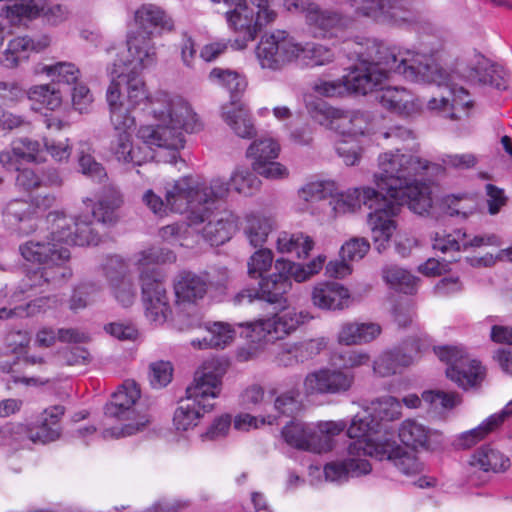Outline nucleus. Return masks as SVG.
<instances>
[{"mask_svg":"<svg viewBox=\"0 0 512 512\" xmlns=\"http://www.w3.org/2000/svg\"><path fill=\"white\" fill-rule=\"evenodd\" d=\"M126 97L121 82L113 78L106 90L110 123L116 132L110 145L115 160L127 167L141 166L153 158L152 148L172 152L176 162L185 146L184 133H196L203 124L184 97L166 91L149 95L146 83L137 76L124 77Z\"/></svg>","mask_w":512,"mask_h":512,"instance_id":"obj_1","label":"nucleus"},{"mask_svg":"<svg viewBox=\"0 0 512 512\" xmlns=\"http://www.w3.org/2000/svg\"><path fill=\"white\" fill-rule=\"evenodd\" d=\"M367 67L372 69V79L379 80L372 91L381 105L397 114L409 116L421 109L419 99L401 87L387 86L391 73L402 75L414 83H434L439 88H446L448 96L432 98L427 103L431 111H438L451 119L468 115L473 107L469 93L462 86L458 87L454 77L447 74L431 56L417 53L402 47H389L376 40L367 39Z\"/></svg>","mask_w":512,"mask_h":512,"instance_id":"obj_2","label":"nucleus"},{"mask_svg":"<svg viewBox=\"0 0 512 512\" xmlns=\"http://www.w3.org/2000/svg\"><path fill=\"white\" fill-rule=\"evenodd\" d=\"M122 203L118 190L109 188L102 197L83 199L84 207L89 215H79L76 218L67 217L63 212H50L46 221L51 225L49 242L29 240L20 245L19 251L27 261L39 264L41 267L27 275L26 286L41 285L42 282L65 277L69 270L65 264L70 259L67 246L97 245L100 237L92 228V218L102 223L114 220V211Z\"/></svg>","mask_w":512,"mask_h":512,"instance_id":"obj_3","label":"nucleus"},{"mask_svg":"<svg viewBox=\"0 0 512 512\" xmlns=\"http://www.w3.org/2000/svg\"><path fill=\"white\" fill-rule=\"evenodd\" d=\"M175 259V254L170 250L148 248L135 254L129 262L119 256H112L107 259L103 270L115 299L126 307L137 296V288L128 275L133 266L140 274L146 317L150 320H167L172 312L166 290L156 278V271L152 266L173 262Z\"/></svg>","mask_w":512,"mask_h":512,"instance_id":"obj_4","label":"nucleus"},{"mask_svg":"<svg viewBox=\"0 0 512 512\" xmlns=\"http://www.w3.org/2000/svg\"><path fill=\"white\" fill-rule=\"evenodd\" d=\"M440 170L439 164L422 158L417 150L395 149L378 156L373 182L380 193L392 199L407 198L412 212L425 215L433 206L431 188L425 181Z\"/></svg>","mask_w":512,"mask_h":512,"instance_id":"obj_5","label":"nucleus"},{"mask_svg":"<svg viewBox=\"0 0 512 512\" xmlns=\"http://www.w3.org/2000/svg\"><path fill=\"white\" fill-rule=\"evenodd\" d=\"M227 188L220 178L205 182L198 176L188 175L168 182L164 187L165 201L153 190H147L143 203L157 216L163 217L168 211L184 214L194 222L202 220L199 211L215 196H222Z\"/></svg>","mask_w":512,"mask_h":512,"instance_id":"obj_6","label":"nucleus"},{"mask_svg":"<svg viewBox=\"0 0 512 512\" xmlns=\"http://www.w3.org/2000/svg\"><path fill=\"white\" fill-rule=\"evenodd\" d=\"M228 189V184L221 179ZM228 196V190L222 196H215L205 208L199 211L202 220L194 222L187 219V223H174L167 225L160 230V236L165 241L179 242L186 245L183 240L192 233H201L203 238L211 245H221L229 241L239 227L238 217L229 210H220L217 206L219 200Z\"/></svg>","mask_w":512,"mask_h":512,"instance_id":"obj_7","label":"nucleus"},{"mask_svg":"<svg viewBox=\"0 0 512 512\" xmlns=\"http://www.w3.org/2000/svg\"><path fill=\"white\" fill-rule=\"evenodd\" d=\"M326 262V256L320 254L308 263L302 264L280 257L274 262L275 271L261 282V296L264 301L274 305V309L283 311L289 307L288 292L292 281L301 283L317 275Z\"/></svg>","mask_w":512,"mask_h":512,"instance_id":"obj_8","label":"nucleus"},{"mask_svg":"<svg viewBox=\"0 0 512 512\" xmlns=\"http://www.w3.org/2000/svg\"><path fill=\"white\" fill-rule=\"evenodd\" d=\"M305 108L310 117L338 136L358 138L377 132L371 115L360 111H345L328 104L312 93L304 95Z\"/></svg>","mask_w":512,"mask_h":512,"instance_id":"obj_9","label":"nucleus"},{"mask_svg":"<svg viewBox=\"0 0 512 512\" xmlns=\"http://www.w3.org/2000/svg\"><path fill=\"white\" fill-rule=\"evenodd\" d=\"M113 400L105 406V414L118 420L129 421L122 428H112L103 431V437H124L143 430L150 422L146 414L136 409L140 398V388L133 380H127L112 396Z\"/></svg>","mask_w":512,"mask_h":512,"instance_id":"obj_10","label":"nucleus"},{"mask_svg":"<svg viewBox=\"0 0 512 512\" xmlns=\"http://www.w3.org/2000/svg\"><path fill=\"white\" fill-rule=\"evenodd\" d=\"M358 49L354 50L358 64L343 79L325 80L318 79L312 84V90L319 96L333 98L341 97L347 93L366 95L372 91L379 80L372 79V69L367 67V40L365 44L357 43Z\"/></svg>","mask_w":512,"mask_h":512,"instance_id":"obj_11","label":"nucleus"},{"mask_svg":"<svg viewBox=\"0 0 512 512\" xmlns=\"http://www.w3.org/2000/svg\"><path fill=\"white\" fill-rule=\"evenodd\" d=\"M126 44L129 57L127 62H114L109 68L110 83L113 78H117L121 82L123 98L126 97V84L117 75H122L123 78L137 76L145 83L140 76V72L155 66L157 63V47L152 36L128 31Z\"/></svg>","mask_w":512,"mask_h":512,"instance_id":"obj_12","label":"nucleus"},{"mask_svg":"<svg viewBox=\"0 0 512 512\" xmlns=\"http://www.w3.org/2000/svg\"><path fill=\"white\" fill-rule=\"evenodd\" d=\"M298 322H244L238 325L246 344L236 352L238 362L254 360L269 343L281 340L297 329Z\"/></svg>","mask_w":512,"mask_h":512,"instance_id":"obj_13","label":"nucleus"},{"mask_svg":"<svg viewBox=\"0 0 512 512\" xmlns=\"http://www.w3.org/2000/svg\"><path fill=\"white\" fill-rule=\"evenodd\" d=\"M298 42L285 31H276L261 37L255 55L262 70L279 72L290 64H296L299 56Z\"/></svg>","mask_w":512,"mask_h":512,"instance_id":"obj_14","label":"nucleus"},{"mask_svg":"<svg viewBox=\"0 0 512 512\" xmlns=\"http://www.w3.org/2000/svg\"><path fill=\"white\" fill-rule=\"evenodd\" d=\"M56 202L51 194L38 195L30 200L13 199L4 209L5 223L20 235L34 232L41 218Z\"/></svg>","mask_w":512,"mask_h":512,"instance_id":"obj_15","label":"nucleus"},{"mask_svg":"<svg viewBox=\"0 0 512 512\" xmlns=\"http://www.w3.org/2000/svg\"><path fill=\"white\" fill-rule=\"evenodd\" d=\"M407 204V198L392 199L381 194L378 203L370 208L367 216V224L375 248L382 252L387 249L389 243L397 231L396 217L400 213V206Z\"/></svg>","mask_w":512,"mask_h":512,"instance_id":"obj_16","label":"nucleus"},{"mask_svg":"<svg viewBox=\"0 0 512 512\" xmlns=\"http://www.w3.org/2000/svg\"><path fill=\"white\" fill-rule=\"evenodd\" d=\"M230 366L225 358H211L195 371L193 383L186 388V396L200 404L214 403L222 390V378Z\"/></svg>","mask_w":512,"mask_h":512,"instance_id":"obj_17","label":"nucleus"},{"mask_svg":"<svg viewBox=\"0 0 512 512\" xmlns=\"http://www.w3.org/2000/svg\"><path fill=\"white\" fill-rule=\"evenodd\" d=\"M369 455L380 461L386 459L395 465L403 474L413 475L421 471V464L415 455L397 445L395 441L385 439L384 442L357 441L350 445V453Z\"/></svg>","mask_w":512,"mask_h":512,"instance_id":"obj_18","label":"nucleus"},{"mask_svg":"<svg viewBox=\"0 0 512 512\" xmlns=\"http://www.w3.org/2000/svg\"><path fill=\"white\" fill-rule=\"evenodd\" d=\"M280 144L271 137L255 139L246 150L253 170L260 176L271 180H282L289 176L285 165L275 161L280 154Z\"/></svg>","mask_w":512,"mask_h":512,"instance_id":"obj_19","label":"nucleus"},{"mask_svg":"<svg viewBox=\"0 0 512 512\" xmlns=\"http://www.w3.org/2000/svg\"><path fill=\"white\" fill-rule=\"evenodd\" d=\"M225 19L229 29L243 35L242 41L235 42L237 49L245 48L263 27L272 23L264 14H259L254 8L249 7L246 0L240 1L232 9H228L225 12Z\"/></svg>","mask_w":512,"mask_h":512,"instance_id":"obj_20","label":"nucleus"},{"mask_svg":"<svg viewBox=\"0 0 512 512\" xmlns=\"http://www.w3.org/2000/svg\"><path fill=\"white\" fill-rule=\"evenodd\" d=\"M420 342L410 338L399 346L384 350L373 363L374 372L380 377L400 374L414 362V354L419 353Z\"/></svg>","mask_w":512,"mask_h":512,"instance_id":"obj_21","label":"nucleus"},{"mask_svg":"<svg viewBox=\"0 0 512 512\" xmlns=\"http://www.w3.org/2000/svg\"><path fill=\"white\" fill-rule=\"evenodd\" d=\"M191 334V345L197 349L225 346L235 335V330L227 322H185L179 327Z\"/></svg>","mask_w":512,"mask_h":512,"instance_id":"obj_22","label":"nucleus"},{"mask_svg":"<svg viewBox=\"0 0 512 512\" xmlns=\"http://www.w3.org/2000/svg\"><path fill=\"white\" fill-rule=\"evenodd\" d=\"M129 26L143 35L161 36L174 30V20L162 7L144 3L133 11Z\"/></svg>","mask_w":512,"mask_h":512,"instance_id":"obj_23","label":"nucleus"},{"mask_svg":"<svg viewBox=\"0 0 512 512\" xmlns=\"http://www.w3.org/2000/svg\"><path fill=\"white\" fill-rule=\"evenodd\" d=\"M177 316H190L196 309L197 302L207 293L206 281L191 272H181L174 281Z\"/></svg>","mask_w":512,"mask_h":512,"instance_id":"obj_24","label":"nucleus"},{"mask_svg":"<svg viewBox=\"0 0 512 512\" xmlns=\"http://www.w3.org/2000/svg\"><path fill=\"white\" fill-rule=\"evenodd\" d=\"M23 162L45 163L44 137L41 141L28 136L15 138L9 149L0 152V164L6 170H12Z\"/></svg>","mask_w":512,"mask_h":512,"instance_id":"obj_25","label":"nucleus"},{"mask_svg":"<svg viewBox=\"0 0 512 512\" xmlns=\"http://www.w3.org/2000/svg\"><path fill=\"white\" fill-rule=\"evenodd\" d=\"M358 16L374 21L401 24L409 12L396 0H345Z\"/></svg>","mask_w":512,"mask_h":512,"instance_id":"obj_26","label":"nucleus"},{"mask_svg":"<svg viewBox=\"0 0 512 512\" xmlns=\"http://www.w3.org/2000/svg\"><path fill=\"white\" fill-rule=\"evenodd\" d=\"M353 382V374L335 369H320L307 374L303 386L306 395L337 394L348 391Z\"/></svg>","mask_w":512,"mask_h":512,"instance_id":"obj_27","label":"nucleus"},{"mask_svg":"<svg viewBox=\"0 0 512 512\" xmlns=\"http://www.w3.org/2000/svg\"><path fill=\"white\" fill-rule=\"evenodd\" d=\"M382 193L370 186L353 187L331 194L330 206L335 215L353 214L361 210L362 205L370 208L378 203Z\"/></svg>","mask_w":512,"mask_h":512,"instance_id":"obj_28","label":"nucleus"},{"mask_svg":"<svg viewBox=\"0 0 512 512\" xmlns=\"http://www.w3.org/2000/svg\"><path fill=\"white\" fill-rule=\"evenodd\" d=\"M500 245V238L495 234L472 235L461 230H456L451 234L437 233L433 239V248L443 253Z\"/></svg>","mask_w":512,"mask_h":512,"instance_id":"obj_29","label":"nucleus"},{"mask_svg":"<svg viewBox=\"0 0 512 512\" xmlns=\"http://www.w3.org/2000/svg\"><path fill=\"white\" fill-rule=\"evenodd\" d=\"M281 436L291 447L314 453L328 448V440L316 432L313 426L299 421H291L282 428Z\"/></svg>","mask_w":512,"mask_h":512,"instance_id":"obj_30","label":"nucleus"},{"mask_svg":"<svg viewBox=\"0 0 512 512\" xmlns=\"http://www.w3.org/2000/svg\"><path fill=\"white\" fill-rule=\"evenodd\" d=\"M50 45L47 35L38 38L17 36L10 39L0 56V64L6 68H16L29 59L31 53L41 52Z\"/></svg>","mask_w":512,"mask_h":512,"instance_id":"obj_31","label":"nucleus"},{"mask_svg":"<svg viewBox=\"0 0 512 512\" xmlns=\"http://www.w3.org/2000/svg\"><path fill=\"white\" fill-rule=\"evenodd\" d=\"M307 24L312 33L317 37H339L344 27L347 25V19L328 10L321 9L314 3L303 7Z\"/></svg>","mask_w":512,"mask_h":512,"instance_id":"obj_32","label":"nucleus"},{"mask_svg":"<svg viewBox=\"0 0 512 512\" xmlns=\"http://www.w3.org/2000/svg\"><path fill=\"white\" fill-rule=\"evenodd\" d=\"M351 295L344 285L332 282L321 281L316 283L311 290L312 304L325 311H340L350 304Z\"/></svg>","mask_w":512,"mask_h":512,"instance_id":"obj_33","label":"nucleus"},{"mask_svg":"<svg viewBox=\"0 0 512 512\" xmlns=\"http://www.w3.org/2000/svg\"><path fill=\"white\" fill-rule=\"evenodd\" d=\"M239 227L248 243L254 247H262L275 228L273 217L263 210H252L244 213Z\"/></svg>","mask_w":512,"mask_h":512,"instance_id":"obj_34","label":"nucleus"},{"mask_svg":"<svg viewBox=\"0 0 512 512\" xmlns=\"http://www.w3.org/2000/svg\"><path fill=\"white\" fill-rule=\"evenodd\" d=\"M363 452L360 455L350 453V445L348 446V458L342 461H333L325 465L324 474L326 480L344 481L349 477H359L369 474L372 470L371 464L364 459L366 457Z\"/></svg>","mask_w":512,"mask_h":512,"instance_id":"obj_35","label":"nucleus"},{"mask_svg":"<svg viewBox=\"0 0 512 512\" xmlns=\"http://www.w3.org/2000/svg\"><path fill=\"white\" fill-rule=\"evenodd\" d=\"M221 117L230 129L241 138L255 135V127L246 105L232 97L231 101L221 107Z\"/></svg>","mask_w":512,"mask_h":512,"instance_id":"obj_36","label":"nucleus"},{"mask_svg":"<svg viewBox=\"0 0 512 512\" xmlns=\"http://www.w3.org/2000/svg\"><path fill=\"white\" fill-rule=\"evenodd\" d=\"M274 246L277 253L302 260L309 256L314 248V241L301 231H281L276 236Z\"/></svg>","mask_w":512,"mask_h":512,"instance_id":"obj_37","label":"nucleus"},{"mask_svg":"<svg viewBox=\"0 0 512 512\" xmlns=\"http://www.w3.org/2000/svg\"><path fill=\"white\" fill-rule=\"evenodd\" d=\"M214 409V403L200 404L189 397L181 399L173 416V424L178 431H187L196 427L205 413Z\"/></svg>","mask_w":512,"mask_h":512,"instance_id":"obj_38","label":"nucleus"},{"mask_svg":"<svg viewBox=\"0 0 512 512\" xmlns=\"http://www.w3.org/2000/svg\"><path fill=\"white\" fill-rule=\"evenodd\" d=\"M64 413L65 408L60 405L45 409L42 414L40 425L36 429H29V439L34 443L42 444L59 439L61 436L59 421Z\"/></svg>","mask_w":512,"mask_h":512,"instance_id":"obj_39","label":"nucleus"},{"mask_svg":"<svg viewBox=\"0 0 512 512\" xmlns=\"http://www.w3.org/2000/svg\"><path fill=\"white\" fill-rule=\"evenodd\" d=\"M446 376L459 387L467 390L478 387L486 376V369L477 360L465 358L457 365L448 366Z\"/></svg>","mask_w":512,"mask_h":512,"instance_id":"obj_40","label":"nucleus"},{"mask_svg":"<svg viewBox=\"0 0 512 512\" xmlns=\"http://www.w3.org/2000/svg\"><path fill=\"white\" fill-rule=\"evenodd\" d=\"M26 96L31 103V109L36 112L59 111L64 104L61 90L52 84H38L31 86Z\"/></svg>","mask_w":512,"mask_h":512,"instance_id":"obj_41","label":"nucleus"},{"mask_svg":"<svg viewBox=\"0 0 512 512\" xmlns=\"http://www.w3.org/2000/svg\"><path fill=\"white\" fill-rule=\"evenodd\" d=\"M512 415V400L500 413L491 415L478 427L462 433L456 440L455 446L459 449H469L484 439L490 432L500 426L504 420Z\"/></svg>","mask_w":512,"mask_h":512,"instance_id":"obj_42","label":"nucleus"},{"mask_svg":"<svg viewBox=\"0 0 512 512\" xmlns=\"http://www.w3.org/2000/svg\"><path fill=\"white\" fill-rule=\"evenodd\" d=\"M274 262V254L271 249L259 247L247 261V272L248 275L253 279H260L259 291L253 296L251 293L247 295L242 292L237 296V301L241 303L244 298H247L248 302H252L254 298L264 300L261 296V282L264 278L268 277L265 274L271 269ZM271 274H269L270 276Z\"/></svg>","mask_w":512,"mask_h":512,"instance_id":"obj_43","label":"nucleus"},{"mask_svg":"<svg viewBox=\"0 0 512 512\" xmlns=\"http://www.w3.org/2000/svg\"><path fill=\"white\" fill-rule=\"evenodd\" d=\"M334 190V182L329 180H312L305 183L298 190L297 209L301 212L314 213V204L331 197Z\"/></svg>","mask_w":512,"mask_h":512,"instance_id":"obj_44","label":"nucleus"},{"mask_svg":"<svg viewBox=\"0 0 512 512\" xmlns=\"http://www.w3.org/2000/svg\"><path fill=\"white\" fill-rule=\"evenodd\" d=\"M382 329L375 322H348L339 333V343L344 345H360L378 337Z\"/></svg>","mask_w":512,"mask_h":512,"instance_id":"obj_45","label":"nucleus"},{"mask_svg":"<svg viewBox=\"0 0 512 512\" xmlns=\"http://www.w3.org/2000/svg\"><path fill=\"white\" fill-rule=\"evenodd\" d=\"M501 68L493 64L481 54H476L470 61L469 70L465 77L471 82H479L499 87Z\"/></svg>","mask_w":512,"mask_h":512,"instance_id":"obj_46","label":"nucleus"},{"mask_svg":"<svg viewBox=\"0 0 512 512\" xmlns=\"http://www.w3.org/2000/svg\"><path fill=\"white\" fill-rule=\"evenodd\" d=\"M35 75H45L53 82L75 84L80 78L79 68L71 62H57L55 64H39L34 68Z\"/></svg>","mask_w":512,"mask_h":512,"instance_id":"obj_47","label":"nucleus"},{"mask_svg":"<svg viewBox=\"0 0 512 512\" xmlns=\"http://www.w3.org/2000/svg\"><path fill=\"white\" fill-rule=\"evenodd\" d=\"M469 464L485 472H500L508 469L510 460L499 451L482 446L471 456Z\"/></svg>","mask_w":512,"mask_h":512,"instance_id":"obj_48","label":"nucleus"},{"mask_svg":"<svg viewBox=\"0 0 512 512\" xmlns=\"http://www.w3.org/2000/svg\"><path fill=\"white\" fill-rule=\"evenodd\" d=\"M382 277L391 288L405 294H412L418 289L419 279L398 266H385Z\"/></svg>","mask_w":512,"mask_h":512,"instance_id":"obj_49","label":"nucleus"},{"mask_svg":"<svg viewBox=\"0 0 512 512\" xmlns=\"http://www.w3.org/2000/svg\"><path fill=\"white\" fill-rule=\"evenodd\" d=\"M217 178L218 177H215V179ZM219 178L223 179L228 184V191L231 186L235 192L243 196H252L259 191L261 187L260 179L247 167H236L232 172L229 181H226L221 177ZM212 180H214V178Z\"/></svg>","mask_w":512,"mask_h":512,"instance_id":"obj_50","label":"nucleus"},{"mask_svg":"<svg viewBox=\"0 0 512 512\" xmlns=\"http://www.w3.org/2000/svg\"><path fill=\"white\" fill-rule=\"evenodd\" d=\"M382 430V425L372 415H356L347 429V435L350 438H356L353 443L364 440L367 442H383L382 440L373 439L371 435L377 434Z\"/></svg>","mask_w":512,"mask_h":512,"instance_id":"obj_51","label":"nucleus"},{"mask_svg":"<svg viewBox=\"0 0 512 512\" xmlns=\"http://www.w3.org/2000/svg\"><path fill=\"white\" fill-rule=\"evenodd\" d=\"M56 340L61 342L83 343L89 340L87 334L74 328L59 329L57 332L44 328L36 334L35 343L39 347H50Z\"/></svg>","mask_w":512,"mask_h":512,"instance_id":"obj_52","label":"nucleus"},{"mask_svg":"<svg viewBox=\"0 0 512 512\" xmlns=\"http://www.w3.org/2000/svg\"><path fill=\"white\" fill-rule=\"evenodd\" d=\"M399 438L413 449L424 448L429 441V430L415 420H405L399 428Z\"/></svg>","mask_w":512,"mask_h":512,"instance_id":"obj_53","label":"nucleus"},{"mask_svg":"<svg viewBox=\"0 0 512 512\" xmlns=\"http://www.w3.org/2000/svg\"><path fill=\"white\" fill-rule=\"evenodd\" d=\"M298 48L301 59H296V65L299 66H320L329 63L333 58V53L322 45L298 42Z\"/></svg>","mask_w":512,"mask_h":512,"instance_id":"obj_54","label":"nucleus"},{"mask_svg":"<svg viewBox=\"0 0 512 512\" xmlns=\"http://www.w3.org/2000/svg\"><path fill=\"white\" fill-rule=\"evenodd\" d=\"M442 209L453 215L467 217L477 209V201L473 195L468 194H450L442 198Z\"/></svg>","mask_w":512,"mask_h":512,"instance_id":"obj_55","label":"nucleus"},{"mask_svg":"<svg viewBox=\"0 0 512 512\" xmlns=\"http://www.w3.org/2000/svg\"><path fill=\"white\" fill-rule=\"evenodd\" d=\"M53 301L50 298H39L25 306L3 307L0 308V320H8L12 318H28L39 316L47 308H50Z\"/></svg>","mask_w":512,"mask_h":512,"instance_id":"obj_56","label":"nucleus"},{"mask_svg":"<svg viewBox=\"0 0 512 512\" xmlns=\"http://www.w3.org/2000/svg\"><path fill=\"white\" fill-rule=\"evenodd\" d=\"M91 145L87 142L80 143L78 163L81 172L94 181L101 182L107 176L105 168L97 162L91 154Z\"/></svg>","mask_w":512,"mask_h":512,"instance_id":"obj_57","label":"nucleus"},{"mask_svg":"<svg viewBox=\"0 0 512 512\" xmlns=\"http://www.w3.org/2000/svg\"><path fill=\"white\" fill-rule=\"evenodd\" d=\"M209 79L225 87L230 93H240L246 88L247 82L243 75L236 71L214 68L209 74Z\"/></svg>","mask_w":512,"mask_h":512,"instance_id":"obj_58","label":"nucleus"},{"mask_svg":"<svg viewBox=\"0 0 512 512\" xmlns=\"http://www.w3.org/2000/svg\"><path fill=\"white\" fill-rule=\"evenodd\" d=\"M370 408L375 413V416L382 421H394L402 415L401 402L390 395H385L371 401Z\"/></svg>","mask_w":512,"mask_h":512,"instance_id":"obj_59","label":"nucleus"},{"mask_svg":"<svg viewBox=\"0 0 512 512\" xmlns=\"http://www.w3.org/2000/svg\"><path fill=\"white\" fill-rule=\"evenodd\" d=\"M45 162L50 156L55 162H67L72 154V144L67 137H44Z\"/></svg>","mask_w":512,"mask_h":512,"instance_id":"obj_60","label":"nucleus"},{"mask_svg":"<svg viewBox=\"0 0 512 512\" xmlns=\"http://www.w3.org/2000/svg\"><path fill=\"white\" fill-rule=\"evenodd\" d=\"M335 150L347 166L358 164L363 152L356 138L344 136H339L335 143Z\"/></svg>","mask_w":512,"mask_h":512,"instance_id":"obj_61","label":"nucleus"},{"mask_svg":"<svg viewBox=\"0 0 512 512\" xmlns=\"http://www.w3.org/2000/svg\"><path fill=\"white\" fill-rule=\"evenodd\" d=\"M299 397V389L296 387L291 388L275 398L274 408L279 414L293 417L301 410V401Z\"/></svg>","mask_w":512,"mask_h":512,"instance_id":"obj_62","label":"nucleus"},{"mask_svg":"<svg viewBox=\"0 0 512 512\" xmlns=\"http://www.w3.org/2000/svg\"><path fill=\"white\" fill-rule=\"evenodd\" d=\"M370 250V243L364 237H352L345 241L339 251V256L351 263L363 259Z\"/></svg>","mask_w":512,"mask_h":512,"instance_id":"obj_63","label":"nucleus"},{"mask_svg":"<svg viewBox=\"0 0 512 512\" xmlns=\"http://www.w3.org/2000/svg\"><path fill=\"white\" fill-rule=\"evenodd\" d=\"M368 360V354L353 350H335L330 357V361L334 366L342 368L358 367L367 363Z\"/></svg>","mask_w":512,"mask_h":512,"instance_id":"obj_64","label":"nucleus"}]
</instances>
